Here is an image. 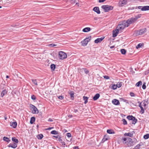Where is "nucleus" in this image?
<instances>
[{
    "mask_svg": "<svg viewBox=\"0 0 149 149\" xmlns=\"http://www.w3.org/2000/svg\"><path fill=\"white\" fill-rule=\"evenodd\" d=\"M134 117L133 116H132V115H129V116H127V118L129 120H132V119H133V118Z\"/></svg>",
    "mask_w": 149,
    "mask_h": 149,
    "instance_id": "obj_33",
    "label": "nucleus"
},
{
    "mask_svg": "<svg viewBox=\"0 0 149 149\" xmlns=\"http://www.w3.org/2000/svg\"><path fill=\"white\" fill-rule=\"evenodd\" d=\"M58 98L60 100H62L63 99L64 97L63 95H61V96H58Z\"/></svg>",
    "mask_w": 149,
    "mask_h": 149,
    "instance_id": "obj_51",
    "label": "nucleus"
},
{
    "mask_svg": "<svg viewBox=\"0 0 149 149\" xmlns=\"http://www.w3.org/2000/svg\"><path fill=\"white\" fill-rule=\"evenodd\" d=\"M144 45L143 43H139L136 46V49H138L140 47H142L144 46Z\"/></svg>",
    "mask_w": 149,
    "mask_h": 149,
    "instance_id": "obj_30",
    "label": "nucleus"
},
{
    "mask_svg": "<svg viewBox=\"0 0 149 149\" xmlns=\"http://www.w3.org/2000/svg\"><path fill=\"white\" fill-rule=\"evenodd\" d=\"M133 118V119L131 120L132 121V124L134 125L137 122V120L135 117H134Z\"/></svg>",
    "mask_w": 149,
    "mask_h": 149,
    "instance_id": "obj_25",
    "label": "nucleus"
},
{
    "mask_svg": "<svg viewBox=\"0 0 149 149\" xmlns=\"http://www.w3.org/2000/svg\"><path fill=\"white\" fill-rule=\"evenodd\" d=\"M56 45L52 43V44H49V46L50 47H52L54 46H55Z\"/></svg>",
    "mask_w": 149,
    "mask_h": 149,
    "instance_id": "obj_49",
    "label": "nucleus"
},
{
    "mask_svg": "<svg viewBox=\"0 0 149 149\" xmlns=\"http://www.w3.org/2000/svg\"><path fill=\"white\" fill-rule=\"evenodd\" d=\"M73 148V149H79V147L77 146H74Z\"/></svg>",
    "mask_w": 149,
    "mask_h": 149,
    "instance_id": "obj_63",
    "label": "nucleus"
},
{
    "mask_svg": "<svg viewBox=\"0 0 149 149\" xmlns=\"http://www.w3.org/2000/svg\"><path fill=\"white\" fill-rule=\"evenodd\" d=\"M7 146L9 148L11 147L13 148H15L17 147V144L16 143H13V144L10 143Z\"/></svg>",
    "mask_w": 149,
    "mask_h": 149,
    "instance_id": "obj_13",
    "label": "nucleus"
},
{
    "mask_svg": "<svg viewBox=\"0 0 149 149\" xmlns=\"http://www.w3.org/2000/svg\"><path fill=\"white\" fill-rule=\"evenodd\" d=\"M141 146V145L140 144H138L137 145H136L135 147L137 149H139V147Z\"/></svg>",
    "mask_w": 149,
    "mask_h": 149,
    "instance_id": "obj_57",
    "label": "nucleus"
},
{
    "mask_svg": "<svg viewBox=\"0 0 149 149\" xmlns=\"http://www.w3.org/2000/svg\"><path fill=\"white\" fill-rule=\"evenodd\" d=\"M83 69L84 70V71L86 74H87L88 73L89 71L87 69L83 68Z\"/></svg>",
    "mask_w": 149,
    "mask_h": 149,
    "instance_id": "obj_43",
    "label": "nucleus"
},
{
    "mask_svg": "<svg viewBox=\"0 0 149 149\" xmlns=\"http://www.w3.org/2000/svg\"><path fill=\"white\" fill-rule=\"evenodd\" d=\"M100 96V95L99 93L96 94L93 97V99L94 100H97Z\"/></svg>",
    "mask_w": 149,
    "mask_h": 149,
    "instance_id": "obj_19",
    "label": "nucleus"
},
{
    "mask_svg": "<svg viewBox=\"0 0 149 149\" xmlns=\"http://www.w3.org/2000/svg\"><path fill=\"white\" fill-rule=\"evenodd\" d=\"M48 121L49 122H52L53 121V120L51 118H49Z\"/></svg>",
    "mask_w": 149,
    "mask_h": 149,
    "instance_id": "obj_61",
    "label": "nucleus"
},
{
    "mask_svg": "<svg viewBox=\"0 0 149 149\" xmlns=\"http://www.w3.org/2000/svg\"><path fill=\"white\" fill-rule=\"evenodd\" d=\"M142 82L141 81H139L136 83V86L137 87H139L142 85Z\"/></svg>",
    "mask_w": 149,
    "mask_h": 149,
    "instance_id": "obj_37",
    "label": "nucleus"
},
{
    "mask_svg": "<svg viewBox=\"0 0 149 149\" xmlns=\"http://www.w3.org/2000/svg\"><path fill=\"white\" fill-rule=\"evenodd\" d=\"M83 100L84 101V104H86L88 102V97H86V96H84L83 97Z\"/></svg>",
    "mask_w": 149,
    "mask_h": 149,
    "instance_id": "obj_27",
    "label": "nucleus"
},
{
    "mask_svg": "<svg viewBox=\"0 0 149 149\" xmlns=\"http://www.w3.org/2000/svg\"><path fill=\"white\" fill-rule=\"evenodd\" d=\"M12 140L13 141L15 142L14 143H16V144H17L19 142L18 139H16L15 137H12Z\"/></svg>",
    "mask_w": 149,
    "mask_h": 149,
    "instance_id": "obj_22",
    "label": "nucleus"
},
{
    "mask_svg": "<svg viewBox=\"0 0 149 149\" xmlns=\"http://www.w3.org/2000/svg\"><path fill=\"white\" fill-rule=\"evenodd\" d=\"M10 125L11 126L13 127L14 128H15L16 127L17 124L16 122H10Z\"/></svg>",
    "mask_w": 149,
    "mask_h": 149,
    "instance_id": "obj_15",
    "label": "nucleus"
},
{
    "mask_svg": "<svg viewBox=\"0 0 149 149\" xmlns=\"http://www.w3.org/2000/svg\"><path fill=\"white\" fill-rule=\"evenodd\" d=\"M128 138L129 137H127L122 138L121 140L123 143L126 144L127 143V141L128 139Z\"/></svg>",
    "mask_w": 149,
    "mask_h": 149,
    "instance_id": "obj_24",
    "label": "nucleus"
},
{
    "mask_svg": "<svg viewBox=\"0 0 149 149\" xmlns=\"http://www.w3.org/2000/svg\"><path fill=\"white\" fill-rule=\"evenodd\" d=\"M117 86L115 84H112L111 85V88L115 90L117 89Z\"/></svg>",
    "mask_w": 149,
    "mask_h": 149,
    "instance_id": "obj_42",
    "label": "nucleus"
},
{
    "mask_svg": "<svg viewBox=\"0 0 149 149\" xmlns=\"http://www.w3.org/2000/svg\"><path fill=\"white\" fill-rule=\"evenodd\" d=\"M146 83L144 82L142 86V88L143 89H145L146 88Z\"/></svg>",
    "mask_w": 149,
    "mask_h": 149,
    "instance_id": "obj_48",
    "label": "nucleus"
},
{
    "mask_svg": "<svg viewBox=\"0 0 149 149\" xmlns=\"http://www.w3.org/2000/svg\"><path fill=\"white\" fill-rule=\"evenodd\" d=\"M88 42V41L86 40V39H84V40L81 41V43L82 44V45L84 46H86Z\"/></svg>",
    "mask_w": 149,
    "mask_h": 149,
    "instance_id": "obj_16",
    "label": "nucleus"
},
{
    "mask_svg": "<svg viewBox=\"0 0 149 149\" xmlns=\"http://www.w3.org/2000/svg\"><path fill=\"white\" fill-rule=\"evenodd\" d=\"M69 94L70 95L71 98L72 100H73L74 98V93L73 91H71L69 93Z\"/></svg>",
    "mask_w": 149,
    "mask_h": 149,
    "instance_id": "obj_23",
    "label": "nucleus"
},
{
    "mask_svg": "<svg viewBox=\"0 0 149 149\" xmlns=\"http://www.w3.org/2000/svg\"><path fill=\"white\" fill-rule=\"evenodd\" d=\"M7 92L8 91L6 89H4L2 92L1 94V96L3 97L4 96L7 94Z\"/></svg>",
    "mask_w": 149,
    "mask_h": 149,
    "instance_id": "obj_17",
    "label": "nucleus"
},
{
    "mask_svg": "<svg viewBox=\"0 0 149 149\" xmlns=\"http://www.w3.org/2000/svg\"><path fill=\"white\" fill-rule=\"evenodd\" d=\"M130 95L131 97L135 96V94L133 92H131L130 93Z\"/></svg>",
    "mask_w": 149,
    "mask_h": 149,
    "instance_id": "obj_55",
    "label": "nucleus"
},
{
    "mask_svg": "<svg viewBox=\"0 0 149 149\" xmlns=\"http://www.w3.org/2000/svg\"><path fill=\"white\" fill-rule=\"evenodd\" d=\"M30 107L31 108V110L32 111V113L33 114L38 113V111L37 108L34 105L31 104Z\"/></svg>",
    "mask_w": 149,
    "mask_h": 149,
    "instance_id": "obj_3",
    "label": "nucleus"
},
{
    "mask_svg": "<svg viewBox=\"0 0 149 149\" xmlns=\"http://www.w3.org/2000/svg\"><path fill=\"white\" fill-rule=\"evenodd\" d=\"M112 103L115 105H118L120 104V102L118 100L116 99H114L112 100Z\"/></svg>",
    "mask_w": 149,
    "mask_h": 149,
    "instance_id": "obj_14",
    "label": "nucleus"
},
{
    "mask_svg": "<svg viewBox=\"0 0 149 149\" xmlns=\"http://www.w3.org/2000/svg\"><path fill=\"white\" fill-rule=\"evenodd\" d=\"M146 31V28L141 29L139 30H138L136 31V36L141 35L145 33Z\"/></svg>",
    "mask_w": 149,
    "mask_h": 149,
    "instance_id": "obj_5",
    "label": "nucleus"
},
{
    "mask_svg": "<svg viewBox=\"0 0 149 149\" xmlns=\"http://www.w3.org/2000/svg\"><path fill=\"white\" fill-rule=\"evenodd\" d=\"M35 119H36L35 117H31L30 122V123L31 124H33V123L35 121Z\"/></svg>",
    "mask_w": 149,
    "mask_h": 149,
    "instance_id": "obj_26",
    "label": "nucleus"
},
{
    "mask_svg": "<svg viewBox=\"0 0 149 149\" xmlns=\"http://www.w3.org/2000/svg\"><path fill=\"white\" fill-rule=\"evenodd\" d=\"M51 134H52L56 135L58 134V132L55 130H52L51 132Z\"/></svg>",
    "mask_w": 149,
    "mask_h": 149,
    "instance_id": "obj_34",
    "label": "nucleus"
},
{
    "mask_svg": "<svg viewBox=\"0 0 149 149\" xmlns=\"http://www.w3.org/2000/svg\"><path fill=\"white\" fill-rule=\"evenodd\" d=\"M107 132L109 134H115L114 132L111 130H107Z\"/></svg>",
    "mask_w": 149,
    "mask_h": 149,
    "instance_id": "obj_31",
    "label": "nucleus"
},
{
    "mask_svg": "<svg viewBox=\"0 0 149 149\" xmlns=\"http://www.w3.org/2000/svg\"><path fill=\"white\" fill-rule=\"evenodd\" d=\"M143 138L146 139H147L149 138V134H147L143 136Z\"/></svg>",
    "mask_w": 149,
    "mask_h": 149,
    "instance_id": "obj_39",
    "label": "nucleus"
},
{
    "mask_svg": "<svg viewBox=\"0 0 149 149\" xmlns=\"http://www.w3.org/2000/svg\"><path fill=\"white\" fill-rule=\"evenodd\" d=\"M70 2L72 4H74V3H76V5H77L78 6H79V3H77V0H70Z\"/></svg>",
    "mask_w": 149,
    "mask_h": 149,
    "instance_id": "obj_21",
    "label": "nucleus"
},
{
    "mask_svg": "<svg viewBox=\"0 0 149 149\" xmlns=\"http://www.w3.org/2000/svg\"><path fill=\"white\" fill-rule=\"evenodd\" d=\"M79 108H78V109H74V112L75 113H76L77 112H78V109H79Z\"/></svg>",
    "mask_w": 149,
    "mask_h": 149,
    "instance_id": "obj_58",
    "label": "nucleus"
},
{
    "mask_svg": "<svg viewBox=\"0 0 149 149\" xmlns=\"http://www.w3.org/2000/svg\"><path fill=\"white\" fill-rule=\"evenodd\" d=\"M61 143H62V146H63V147H65V142L64 141H61Z\"/></svg>",
    "mask_w": 149,
    "mask_h": 149,
    "instance_id": "obj_54",
    "label": "nucleus"
},
{
    "mask_svg": "<svg viewBox=\"0 0 149 149\" xmlns=\"http://www.w3.org/2000/svg\"><path fill=\"white\" fill-rule=\"evenodd\" d=\"M133 23V20L131 18L127 20L126 21H124L122 22L125 28L128 26L130 24Z\"/></svg>",
    "mask_w": 149,
    "mask_h": 149,
    "instance_id": "obj_2",
    "label": "nucleus"
},
{
    "mask_svg": "<svg viewBox=\"0 0 149 149\" xmlns=\"http://www.w3.org/2000/svg\"><path fill=\"white\" fill-rule=\"evenodd\" d=\"M31 98L32 100H36V98L35 95H33L31 96Z\"/></svg>",
    "mask_w": 149,
    "mask_h": 149,
    "instance_id": "obj_50",
    "label": "nucleus"
},
{
    "mask_svg": "<svg viewBox=\"0 0 149 149\" xmlns=\"http://www.w3.org/2000/svg\"><path fill=\"white\" fill-rule=\"evenodd\" d=\"M124 135L127 136H129L130 137H132L133 136V134H131V133H125L124 134Z\"/></svg>",
    "mask_w": 149,
    "mask_h": 149,
    "instance_id": "obj_35",
    "label": "nucleus"
},
{
    "mask_svg": "<svg viewBox=\"0 0 149 149\" xmlns=\"http://www.w3.org/2000/svg\"><path fill=\"white\" fill-rule=\"evenodd\" d=\"M58 141H62V140L61 139V136H59V138H58Z\"/></svg>",
    "mask_w": 149,
    "mask_h": 149,
    "instance_id": "obj_62",
    "label": "nucleus"
},
{
    "mask_svg": "<svg viewBox=\"0 0 149 149\" xmlns=\"http://www.w3.org/2000/svg\"><path fill=\"white\" fill-rule=\"evenodd\" d=\"M3 140L8 143H9V142H10V140L9 139L8 137H6V136H4L3 137Z\"/></svg>",
    "mask_w": 149,
    "mask_h": 149,
    "instance_id": "obj_28",
    "label": "nucleus"
},
{
    "mask_svg": "<svg viewBox=\"0 0 149 149\" xmlns=\"http://www.w3.org/2000/svg\"><path fill=\"white\" fill-rule=\"evenodd\" d=\"M125 28V26H124L122 23L121 24H118V27H117V28H118V29H118L119 31L123 30Z\"/></svg>",
    "mask_w": 149,
    "mask_h": 149,
    "instance_id": "obj_11",
    "label": "nucleus"
},
{
    "mask_svg": "<svg viewBox=\"0 0 149 149\" xmlns=\"http://www.w3.org/2000/svg\"><path fill=\"white\" fill-rule=\"evenodd\" d=\"M31 80L32 82L33 83H34L35 85H37V82L36 79H32Z\"/></svg>",
    "mask_w": 149,
    "mask_h": 149,
    "instance_id": "obj_44",
    "label": "nucleus"
},
{
    "mask_svg": "<svg viewBox=\"0 0 149 149\" xmlns=\"http://www.w3.org/2000/svg\"><path fill=\"white\" fill-rule=\"evenodd\" d=\"M91 36H90L87 37L85 39H86V40L88 41V42L90 41L91 39Z\"/></svg>",
    "mask_w": 149,
    "mask_h": 149,
    "instance_id": "obj_45",
    "label": "nucleus"
},
{
    "mask_svg": "<svg viewBox=\"0 0 149 149\" xmlns=\"http://www.w3.org/2000/svg\"><path fill=\"white\" fill-rule=\"evenodd\" d=\"M116 86H117V87L118 88H120L122 86L121 82H118L116 85Z\"/></svg>",
    "mask_w": 149,
    "mask_h": 149,
    "instance_id": "obj_40",
    "label": "nucleus"
},
{
    "mask_svg": "<svg viewBox=\"0 0 149 149\" xmlns=\"http://www.w3.org/2000/svg\"><path fill=\"white\" fill-rule=\"evenodd\" d=\"M128 139L127 141V144L128 147H130L134 145V142L132 140V139L130 138H128Z\"/></svg>",
    "mask_w": 149,
    "mask_h": 149,
    "instance_id": "obj_6",
    "label": "nucleus"
},
{
    "mask_svg": "<svg viewBox=\"0 0 149 149\" xmlns=\"http://www.w3.org/2000/svg\"><path fill=\"white\" fill-rule=\"evenodd\" d=\"M91 30V28L90 27H86L84 28L82 30V31L84 32H87L90 31Z\"/></svg>",
    "mask_w": 149,
    "mask_h": 149,
    "instance_id": "obj_20",
    "label": "nucleus"
},
{
    "mask_svg": "<svg viewBox=\"0 0 149 149\" xmlns=\"http://www.w3.org/2000/svg\"><path fill=\"white\" fill-rule=\"evenodd\" d=\"M59 58L60 59H63L67 57V54L65 52L62 51H60L59 52Z\"/></svg>",
    "mask_w": 149,
    "mask_h": 149,
    "instance_id": "obj_4",
    "label": "nucleus"
},
{
    "mask_svg": "<svg viewBox=\"0 0 149 149\" xmlns=\"http://www.w3.org/2000/svg\"><path fill=\"white\" fill-rule=\"evenodd\" d=\"M143 6H139L138 7V8L139 9H141V10Z\"/></svg>",
    "mask_w": 149,
    "mask_h": 149,
    "instance_id": "obj_64",
    "label": "nucleus"
},
{
    "mask_svg": "<svg viewBox=\"0 0 149 149\" xmlns=\"http://www.w3.org/2000/svg\"><path fill=\"white\" fill-rule=\"evenodd\" d=\"M141 16V14H138L137 15L135 16L134 17H133L131 18L133 20V22L134 23L136 21L138 18H140Z\"/></svg>",
    "mask_w": 149,
    "mask_h": 149,
    "instance_id": "obj_8",
    "label": "nucleus"
},
{
    "mask_svg": "<svg viewBox=\"0 0 149 149\" xmlns=\"http://www.w3.org/2000/svg\"><path fill=\"white\" fill-rule=\"evenodd\" d=\"M149 10V6H145L142 7L141 9L142 11H146Z\"/></svg>",
    "mask_w": 149,
    "mask_h": 149,
    "instance_id": "obj_18",
    "label": "nucleus"
},
{
    "mask_svg": "<svg viewBox=\"0 0 149 149\" xmlns=\"http://www.w3.org/2000/svg\"><path fill=\"white\" fill-rule=\"evenodd\" d=\"M120 52L122 54H125L126 52V50L125 49H121L120 50Z\"/></svg>",
    "mask_w": 149,
    "mask_h": 149,
    "instance_id": "obj_36",
    "label": "nucleus"
},
{
    "mask_svg": "<svg viewBox=\"0 0 149 149\" xmlns=\"http://www.w3.org/2000/svg\"><path fill=\"white\" fill-rule=\"evenodd\" d=\"M106 0H99V3H102V2H103L104 1H105Z\"/></svg>",
    "mask_w": 149,
    "mask_h": 149,
    "instance_id": "obj_60",
    "label": "nucleus"
},
{
    "mask_svg": "<svg viewBox=\"0 0 149 149\" xmlns=\"http://www.w3.org/2000/svg\"><path fill=\"white\" fill-rule=\"evenodd\" d=\"M104 38V37H102L100 38H98L95 40L94 42L95 43H97L99 42H100Z\"/></svg>",
    "mask_w": 149,
    "mask_h": 149,
    "instance_id": "obj_10",
    "label": "nucleus"
},
{
    "mask_svg": "<svg viewBox=\"0 0 149 149\" xmlns=\"http://www.w3.org/2000/svg\"><path fill=\"white\" fill-rule=\"evenodd\" d=\"M52 71H54L55 69L56 68V65H55L54 64H51L50 65Z\"/></svg>",
    "mask_w": 149,
    "mask_h": 149,
    "instance_id": "obj_29",
    "label": "nucleus"
},
{
    "mask_svg": "<svg viewBox=\"0 0 149 149\" xmlns=\"http://www.w3.org/2000/svg\"><path fill=\"white\" fill-rule=\"evenodd\" d=\"M140 108L141 109V110L140 112V113H141V114L143 113L145 111L144 109L142 107H140Z\"/></svg>",
    "mask_w": 149,
    "mask_h": 149,
    "instance_id": "obj_41",
    "label": "nucleus"
},
{
    "mask_svg": "<svg viewBox=\"0 0 149 149\" xmlns=\"http://www.w3.org/2000/svg\"><path fill=\"white\" fill-rule=\"evenodd\" d=\"M66 134L67 136L69 138L71 136V134L70 133H67Z\"/></svg>",
    "mask_w": 149,
    "mask_h": 149,
    "instance_id": "obj_52",
    "label": "nucleus"
},
{
    "mask_svg": "<svg viewBox=\"0 0 149 149\" xmlns=\"http://www.w3.org/2000/svg\"><path fill=\"white\" fill-rule=\"evenodd\" d=\"M43 137V135L42 134H39L37 136V138L39 139H42Z\"/></svg>",
    "mask_w": 149,
    "mask_h": 149,
    "instance_id": "obj_32",
    "label": "nucleus"
},
{
    "mask_svg": "<svg viewBox=\"0 0 149 149\" xmlns=\"http://www.w3.org/2000/svg\"><path fill=\"white\" fill-rule=\"evenodd\" d=\"M127 0H120L119 2L120 6H123L126 5L127 3Z\"/></svg>",
    "mask_w": 149,
    "mask_h": 149,
    "instance_id": "obj_7",
    "label": "nucleus"
},
{
    "mask_svg": "<svg viewBox=\"0 0 149 149\" xmlns=\"http://www.w3.org/2000/svg\"><path fill=\"white\" fill-rule=\"evenodd\" d=\"M53 128H54L53 127H49L46 130H50L53 129Z\"/></svg>",
    "mask_w": 149,
    "mask_h": 149,
    "instance_id": "obj_59",
    "label": "nucleus"
},
{
    "mask_svg": "<svg viewBox=\"0 0 149 149\" xmlns=\"http://www.w3.org/2000/svg\"><path fill=\"white\" fill-rule=\"evenodd\" d=\"M93 10L98 14H100V11L98 7H94L93 9Z\"/></svg>",
    "mask_w": 149,
    "mask_h": 149,
    "instance_id": "obj_12",
    "label": "nucleus"
},
{
    "mask_svg": "<svg viewBox=\"0 0 149 149\" xmlns=\"http://www.w3.org/2000/svg\"><path fill=\"white\" fill-rule=\"evenodd\" d=\"M146 101L145 100H143L142 101V102L143 104V106L144 107L145 109H146V106H147V105L145 103Z\"/></svg>",
    "mask_w": 149,
    "mask_h": 149,
    "instance_id": "obj_38",
    "label": "nucleus"
},
{
    "mask_svg": "<svg viewBox=\"0 0 149 149\" xmlns=\"http://www.w3.org/2000/svg\"><path fill=\"white\" fill-rule=\"evenodd\" d=\"M106 136H104L103 139H102V142H104L105 141L108 140V139L106 138Z\"/></svg>",
    "mask_w": 149,
    "mask_h": 149,
    "instance_id": "obj_46",
    "label": "nucleus"
},
{
    "mask_svg": "<svg viewBox=\"0 0 149 149\" xmlns=\"http://www.w3.org/2000/svg\"><path fill=\"white\" fill-rule=\"evenodd\" d=\"M119 32V31L118 29H116L115 30H113V37H116L117 36L118 34V33Z\"/></svg>",
    "mask_w": 149,
    "mask_h": 149,
    "instance_id": "obj_9",
    "label": "nucleus"
},
{
    "mask_svg": "<svg viewBox=\"0 0 149 149\" xmlns=\"http://www.w3.org/2000/svg\"><path fill=\"white\" fill-rule=\"evenodd\" d=\"M122 120L123 121V124L125 125L127 124V121L125 119H123Z\"/></svg>",
    "mask_w": 149,
    "mask_h": 149,
    "instance_id": "obj_47",
    "label": "nucleus"
},
{
    "mask_svg": "<svg viewBox=\"0 0 149 149\" xmlns=\"http://www.w3.org/2000/svg\"><path fill=\"white\" fill-rule=\"evenodd\" d=\"M104 78L107 79H109V77L108 76L105 75L104 76Z\"/></svg>",
    "mask_w": 149,
    "mask_h": 149,
    "instance_id": "obj_53",
    "label": "nucleus"
},
{
    "mask_svg": "<svg viewBox=\"0 0 149 149\" xmlns=\"http://www.w3.org/2000/svg\"><path fill=\"white\" fill-rule=\"evenodd\" d=\"M102 8L104 10L105 12H108L109 11L113 9V7L109 5H103L102 6Z\"/></svg>",
    "mask_w": 149,
    "mask_h": 149,
    "instance_id": "obj_1",
    "label": "nucleus"
},
{
    "mask_svg": "<svg viewBox=\"0 0 149 149\" xmlns=\"http://www.w3.org/2000/svg\"><path fill=\"white\" fill-rule=\"evenodd\" d=\"M123 100L124 102H125L126 103L129 104V102H128V101L127 100L125 99H123Z\"/></svg>",
    "mask_w": 149,
    "mask_h": 149,
    "instance_id": "obj_56",
    "label": "nucleus"
}]
</instances>
